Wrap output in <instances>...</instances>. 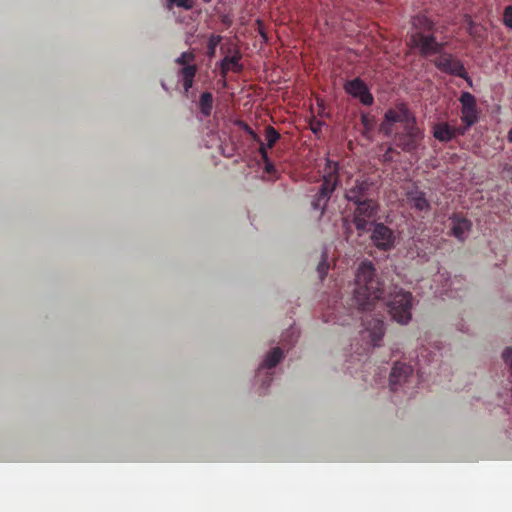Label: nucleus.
I'll list each match as a JSON object with an SVG mask.
<instances>
[{
	"label": "nucleus",
	"instance_id": "obj_18",
	"mask_svg": "<svg viewBox=\"0 0 512 512\" xmlns=\"http://www.w3.org/2000/svg\"><path fill=\"white\" fill-rule=\"evenodd\" d=\"M433 137L437 141L447 143L453 140V126L447 122H438L433 126Z\"/></svg>",
	"mask_w": 512,
	"mask_h": 512
},
{
	"label": "nucleus",
	"instance_id": "obj_15",
	"mask_svg": "<svg viewBox=\"0 0 512 512\" xmlns=\"http://www.w3.org/2000/svg\"><path fill=\"white\" fill-rule=\"evenodd\" d=\"M451 231L450 235L461 243L465 242L466 234L471 230L472 223L465 215L453 213L450 217Z\"/></svg>",
	"mask_w": 512,
	"mask_h": 512
},
{
	"label": "nucleus",
	"instance_id": "obj_8",
	"mask_svg": "<svg viewBox=\"0 0 512 512\" xmlns=\"http://www.w3.org/2000/svg\"><path fill=\"white\" fill-rule=\"evenodd\" d=\"M355 205L354 224L358 231H366L370 221H373L378 213V202L376 200L351 202Z\"/></svg>",
	"mask_w": 512,
	"mask_h": 512
},
{
	"label": "nucleus",
	"instance_id": "obj_16",
	"mask_svg": "<svg viewBox=\"0 0 512 512\" xmlns=\"http://www.w3.org/2000/svg\"><path fill=\"white\" fill-rule=\"evenodd\" d=\"M411 373L412 367L410 364L396 362V364L393 365L390 376V384L392 391H396L397 385L405 383L407 378L410 377Z\"/></svg>",
	"mask_w": 512,
	"mask_h": 512
},
{
	"label": "nucleus",
	"instance_id": "obj_9",
	"mask_svg": "<svg viewBox=\"0 0 512 512\" xmlns=\"http://www.w3.org/2000/svg\"><path fill=\"white\" fill-rule=\"evenodd\" d=\"M373 193V182L367 178H358L346 187L345 199L349 203L374 200Z\"/></svg>",
	"mask_w": 512,
	"mask_h": 512
},
{
	"label": "nucleus",
	"instance_id": "obj_31",
	"mask_svg": "<svg viewBox=\"0 0 512 512\" xmlns=\"http://www.w3.org/2000/svg\"><path fill=\"white\" fill-rule=\"evenodd\" d=\"M170 4L177 5L179 7H183L185 9H190L191 5L189 4V0H168Z\"/></svg>",
	"mask_w": 512,
	"mask_h": 512
},
{
	"label": "nucleus",
	"instance_id": "obj_28",
	"mask_svg": "<svg viewBox=\"0 0 512 512\" xmlns=\"http://www.w3.org/2000/svg\"><path fill=\"white\" fill-rule=\"evenodd\" d=\"M503 360L508 365L509 373L512 375V347H507L503 350Z\"/></svg>",
	"mask_w": 512,
	"mask_h": 512
},
{
	"label": "nucleus",
	"instance_id": "obj_12",
	"mask_svg": "<svg viewBox=\"0 0 512 512\" xmlns=\"http://www.w3.org/2000/svg\"><path fill=\"white\" fill-rule=\"evenodd\" d=\"M461 104V121L467 127L474 126L479 121V109L476 104V97L470 92H462L458 98Z\"/></svg>",
	"mask_w": 512,
	"mask_h": 512
},
{
	"label": "nucleus",
	"instance_id": "obj_25",
	"mask_svg": "<svg viewBox=\"0 0 512 512\" xmlns=\"http://www.w3.org/2000/svg\"><path fill=\"white\" fill-rule=\"evenodd\" d=\"M466 31L474 39L479 38L481 36V30H480L479 26L475 22H473V20L470 18H469V20H467Z\"/></svg>",
	"mask_w": 512,
	"mask_h": 512
},
{
	"label": "nucleus",
	"instance_id": "obj_3",
	"mask_svg": "<svg viewBox=\"0 0 512 512\" xmlns=\"http://www.w3.org/2000/svg\"><path fill=\"white\" fill-rule=\"evenodd\" d=\"M339 183L338 179V163L331 159L326 160L323 169V182L312 201L313 210H318L323 214L327 203Z\"/></svg>",
	"mask_w": 512,
	"mask_h": 512
},
{
	"label": "nucleus",
	"instance_id": "obj_22",
	"mask_svg": "<svg viewBox=\"0 0 512 512\" xmlns=\"http://www.w3.org/2000/svg\"><path fill=\"white\" fill-rule=\"evenodd\" d=\"M279 132L273 128V126H267L266 128V139H267V146L266 148H273V146L276 144V142L279 140Z\"/></svg>",
	"mask_w": 512,
	"mask_h": 512
},
{
	"label": "nucleus",
	"instance_id": "obj_11",
	"mask_svg": "<svg viewBox=\"0 0 512 512\" xmlns=\"http://www.w3.org/2000/svg\"><path fill=\"white\" fill-rule=\"evenodd\" d=\"M370 240H372L373 245L377 247V249L388 251L394 247L396 236L393 230L384 225V223H374Z\"/></svg>",
	"mask_w": 512,
	"mask_h": 512
},
{
	"label": "nucleus",
	"instance_id": "obj_5",
	"mask_svg": "<svg viewBox=\"0 0 512 512\" xmlns=\"http://www.w3.org/2000/svg\"><path fill=\"white\" fill-rule=\"evenodd\" d=\"M388 312L393 320L406 325L411 320L412 295L402 289L393 292L387 303Z\"/></svg>",
	"mask_w": 512,
	"mask_h": 512
},
{
	"label": "nucleus",
	"instance_id": "obj_20",
	"mask_svg": "<svg viewBox=\"0 0 512 512\" xmlns=\"http://www.w3.org/2000/svg\"><path fill=\"white\" fill-rule=\"evenodd\" d=\"M213 107V96L210 92L202 93L201 97H199V111H201L202 115L208 117L212 113Z\"/></svg>",
	"mask_w": 512,
	"mask_h": 512
},
{
	"label": "nucleus",
	"instance_id": "obj_2",
	"mask_svg": "<svg viewBox=\"0 0 512 512\" xmlns=\"http://www.w3.org/2000/svg\"><path fill=\"white\" fill-rule=\"evenodd\" d=\"M414 25L418 30L410 36L411 46L417 50L424 57H429L434 54H443V44L436 41L434 35H426L424 32L433 30V21L426 18V16H416Z\"/></svg>",
	"mask_w": 512,
	"mask_h": 512
},
{
	"label": "nucleus",
	"instance_id": "obj_1",
	"mask_svg": "<svg viewBox=\"0 0 512 512\" xmlns=\"http://www.w3.org/2000/svg\"><path fill=\"white\" fill-rule=\"evenodd\" d=\"M383 283L375 274L374 264L370 261L360 263L355 276L352 304L356 311H367L383 299Z\"/></svg>",
	"mask_w": 512,
	"mask_h": 512
},
{
	"label": "nucleus",
	"instance_id": "obj_6",
	"mask_svg": "<svg viewBox=\"0 0 512 512\" xmlns=\"http://www.w3.org/2000/svg\"><path fill=\"white\" fill-rule=\"evenodd\" d=\"M434 65L435 68L443 73L464 79L466 83L472 87V80L466 71L465 65L451 53H440L438 57L435 58Z\"/></svg>",
	"mask_w": 512,
	"mask_h": 512
},
{
	"label": "nucleus",
	"instance_id": "obj_10",
	"mask_svg": "<svg viewBox=\"0 0 512 512\" xmlns=\"http://www.w3.org/2000/svg\"><path fill=\"white\" fill-rule=\"evenodd\" d=\"M363 321L364 330L361 332V337L364 340L368 339L369 344L373 347H377L382 341L384 336V321L383 318H369V315L361 318Z\"/></svg>",
	"mask_w": 512,
	"mask_h": 512
},
{
	"label": "nucleus",
	"instance_id": "obj_19",
	"mask_svg": "<svg viewBox=\"0 0 512 512\" xmlns=\"http://www.w3.org/2000/svg\"><path fill=\"white\" fill-rule=\"evenodd\" d=\"M282 356L283 354L280 347L273 348V350H271V352L267 354V357L266 359H264L263 364L261 365V368H259V370L272 369L278 364V362L281 361Z\"/></svg>",
	"mask_w": 512,
	"mask_h": 512
},
{
	"label": "nucleus",
	"instance_id": "obj_23",
	"mask_svg": "<svg viewBox=\"0 0 512 512\" xmlns=\"http://www.w3.org/2000/svg\"><path fill=\"white\" fill-rule=\"evenodd\" d=\"M222 37L221 35H212L208 38L207 42V55L208 57H213L216 54V48L219 43H221Z\"/></svg>",
	"mask_w": 512,
	"mask_h": 512
},
{
	"label": "nucleus",
	"instance_id": "obj_35",
	"mask_svg": "<svg viewBox=\"0 0 512 512\" xmlns=\"http://www.w3.org/2000/svg\"><path fill=\"white\" fill-rule=\"evenodd\" d=\"M507 141L512 143V129L508 130L507 132Z\"/></svg>",
	"mask_w": 512,
	"mask_h": 512
},
{
	"label": "nucleus",
	"instance_id": "obj_21",
	"mask_svg": "<svg viewBox=\"0 0 512 512\" xmlns=\"http://www.w3.org/2000/svg\"><path fill=\"white\" fill-rule=\"evenodd\" d=\"M244 130L249 134L250 137H252L253 141H257L259 143V154H261L262 159L264 162H268V153H267V147L264 146L262 143V140H260L257 133L253 131L248 125L244 124Z\"/></svg>",
	"mask_w": 512,
	"mask_h": 512
},
{
	"label": "nucleus",
	"instance_id": "obj_27",
	"mask_svg": "<svg viewBox=\"0 0 512 512\" xmlns=\"http://www.w3.org/2000/svg\"><path fill=\"white\" fill-rule=\"evenodd\" d=\"M503 25L512 29V6H506L503 10Z\"/></svg>",
	"mask_w": 512,
	"mask_h": 512
},
{
	"label": "nucleus",
	"instance_id": "obj_13",
	"mask_svg": "<svg viewBox=\"0 0 512 512\" xmlns=\"http://www.w3.org/2000/svg\"><path fill=\"white\" fill-rule=\"evenodd\" d=\"M345 92L359 99L365 106H371L374 103V97L367 88L365 82L359 78L347 81L344 86Z\"/></svg>",
	"mask_w": 512,
	"mask_h": 512
},
{
	"label": "nucleus",
	"instance_id": "obj_32",
	"mask_svg": "<svg viewBox=\"0 0 512 512\" xmlns=\"http://www.w3.org/2000/svg\"><path fill=\"white\" fill-rule=\"evenodd\" d=\"M194 79H183V87L185 92H188L191 87H193Z\"/></svg>",
	"mask_w": 512,
	"mask_h": 512
},
{
	"label": "nucleus",
	"instance_id": "obj_26",
	"mask_svg": "<svg viewBox=\"0 0 512 512\" xmlns=\"http://www.w3.org/2000/svg\"><path fill=\"white\" fill-rule=\"evenodd\" d=\"M197 74V66L196 65H187L180 70V75H182L183 79H194Z\"/></svg>",
	"mask_w": 512,
	"mask_h": 512
},
{
	"label": "nucleus",
	"instance_id": "obj_14",
	"mask_svg": "<svg viewBox=\"0 0 512 512\" xmlns=\"http://www.w3.org/2000/svg\"><path fill=\"white\" fill-rule=\"evenodd\" d=\"M406 201L411 209L415 210L421 217H425L430 211V203L426 199L424 191L417 187L407 190Z\"/></svg>",
	"mask_w": 512,
	"mask_h": 512
},
{
	"label": "nucleus",
	"instance_id": "obj_7",
	"mask_svg": "<svg viewBox=\"0 0 512 512\" xmlns=\"http://www.w3.org/2000/svg\"><path fill=\"white\" fill-rule=\"evenodd\" d=\"M393 144L401 151L406 153H414L419 148L424 134L417 126L402 129L400 132H393Z\"/></svg>",
	"mask_w": 512,
	"mask_h": 512
},
{
	"label": "nucleus",
	"instance_id": "obj_17",
	"mask_svg": "<svg viewBox=\"0 0 512 512\" xmlns=\"http://www.w3.org/2000/svg\"><path fill=\"white\" fill-rule=\"evenodd\" d=\"M241 53L239 50H235L233 56H226L220 62V74L222 77H226L229 71L235 73L243 72V64L240 63Z\"/></svg>",
	"mask_w": 512,
	"mask_h": 512
},
{
	"label": "nucleus",
	"instance_id": "obj_37",
	"mask_svg": "<svg viewBox=\"0 0 512 512\" xmlns=\"http://www.w3.org/2000/svg\"><path fill=\"white\" fill-rule=\"evenodd\" d=\"M271 380H272V376H271V374H268V376H267V382H268V383H270V382H271Z\"/></svg>",
	"mask_w": 512,
	"mask_h": 512
},
{
	"label": "nucleus",
	"instance_id": "obj_34",
	"mask_svg": "<svg viewBox=\"0 0 512 512\" xmlns=\"http://www.w3.org/2000/svg\"><path fill=\"white\" fill-rule=\"evenodd\" d=\"M320 127H322V122H316V124L312 125L313 133H318Z\"/></svg>",
	"mask_w": 512,
	"mask_h": 512
},
{
	"label": "nucleus",
	"instance_id": "obj_24",
	"mask_svg": "<svg viewBox=\"0 0 512 512\" xmlns=\"http://www.w3.org/2000/svg\"><path fill=\"white\" fill-rule=\"evenodd\" d=\"M195 59L194 53L192 52H184L180 54L179 57L176 58L175 63L181 66L191 65L190 62H193Z\"/></svg>",
	"mask_w": 512,
	"mask_h": 512
},
{
	"label": "nucleus",
	"instance_id": "obj_36",
	"mask_svg": "<svg viewBox=\"0 0 512 512\" xmlns=\"http://www.w3.org/2000/svg\"><path fill=\"white\" fill-rule=\"evenodd\" d=\"M337 321H338V323H339V324H341L342 326H345V325H349V324H350V322H349V321H347L346 319L341 320V319H339V318H338V319H337Z\"/></svg>",
	"mask_w": 512,
	"mask_h": 512
},
{
	"label": "nucleus",
	"instance_id": "obj_30",
	"mask_svg": "<svg viewBox=\"0 0 512 512\" xmlns=\"http://www.w3.org/2000/svg\"><path fill=\"white\" fill-rule=\"evenodd\" d=\"M470 127L471 126H467L466 124H464V126H458V127L453 126V134H455V137L464 136L466 131L468 129H470Z\"/></svg>",
	"mask_w": 512,
	"mask_h": 512
},
{
	"label": "nucleus",
	"instance_id": "obj_4",
	"mask_svg": "<svg viewBox=\"0 0 512 512\" xmlns=\"http://www.w3.org/2000/svg\"><path fill=\"white\" fill-rule=\"evenodd\" d=\"M399 123L402 129L417 127L415 115L412 114L406 104H398L384 113L381 131L386 137H392L394 124Z\"/></svg>",
	"mask_w": 512,
	"mask_h": 512
},
{
	"label": "nucleus",
	"instance_id": "obj_33",
	"mask_svg": "<svg viewBox=\"0 0 512 512\" xmlns=\"http://www.w3.org/2000/svg\"><path fill=\"white\" fill-rule=\"evenodd\" d=\"M392 152H394L393 147H388L386 153H384V155H383L384 161H386V162L392 161V156H391Z\"/></svg>",
	"mask_w": 512,
	"mask_h": 512
},
{
	"label": "nucleus",
	"instance_id": "obj_29",
	"mask_svg": "<svg viewBox=\"0 0 512 512\" xmlns=\"http://www.w3.org/2000/svg\"><path fill=\"white\" fill-rule=\"evenodd\" d=\"M328 268H329V266L327 263V259L323 258V260L318 263V267H317V271H318L319 277H321V279H323L324 276L327 275Z\"/></svg>",
	"mask_w": 512,
	"mask_h": 512
},
{
	"label": "nucleus",
	"instance_id": "obj_38",
	"mask_svg": "<svg viewBox=\"0 0 512 512\" xmlns=\"http://www.w3.org/2000/svg\"><path fill=\"white\" fill-rule=\"evenodd\" d=\"M416 365H420V358H418V362H416Z\"/></svg>",
	"mask_w": 512,
	"mask_h": 512
}]
</instances>
